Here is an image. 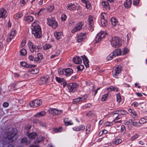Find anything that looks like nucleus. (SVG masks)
I'll use <instances>...</instances> for the list:
<instances>
[{
  "instance_id": "nucleus-1",
  "label": "nucleus",
  "mask_w": 147,
  "mask_h": 147,
  "mask_svg": "<svg viewBox=\"0 0 147 147\" xmlns=\"http://www.w3.org/2000/svg\"><path fill=\"white\" fill-rule=\"evenodd\" d=\"M39 22L37 21H35L32 26V32L36 38H39L42 36L41 29L39 25Z\"/></svg>"
},
{
  "instance_id": "nucleus-2",
  "label": "nucleus",
  "mask_w": 147,
  "mask_h": 147,
  "mask_svg": "<svg viewBox=\"0 0 147 147\" xmlns=\"http://www.w3.org/2000/svg\"><path fill=\"white\" fill-rule=\"evenodd\" d=\"M111 42L112 47L115 48L121 46L123 43V40L121 38L117 37L112 38Z\"/></svg>"
},
{
  "instance_id": "nucleus-3",
  "label": "nucleus",
  "mask_w": 147,
  "mask_h": 147,
  "mask_svg": "<svg viewBox=\"0 0 147 147\" xmlns=\"http://www.w3.org/2000/svg\"><path fill=\"white\" fill-rule=\"evenodd\" d=\"M47 24L49 26L52 27L53 29H55L57 27L58 24L55 18L51 17L47 19Z\"/></svg>"
},
{
  "instance_id": "nucleus-4",
  "label": "nucleus",
  "mask_w": 147,
  "mask_h": 147,
  "mask_svg": "<svg viewBox=\"0 0 147 147\" xmlns=\"http://www.w3.org/2000/svg\"><path fill=\"white\" fill-rule=\"evenodd\" d=\"M15 129H12L11 131H9L7 132L6 134L7 139L10 141V142L13 141L15 139V136L16 134V131H15Z\"/></svg>"
},
{
  "instance_id": "nucleus-5",
  "label": "nucleus",
  "mask_w": 147,
  "mask_h": 147,
  "mask_svg": "<svg viewBox=\"0 0 147 147\" xmlns=\"http://www.w3.org/2000/svg\"><path fill=\"white\" fill-rule=\"evenodd\" d=\"M28 46L30 51L32 53L34 52H38L39 51L40 47L39 46H36L30 41L28 42Z\"/></svg>"
},
{
  "instance_id": "nucleus-6",
  "label": "nucleus",
  "mask_w": 147,
  "mask_h": 147,
  "mask_svg": "<svg viewBox=\"0 0 147 147\" xmlns=\"http://www.w3.org/2000/svg\"><path fill=\"white\" fill-rule=\"evenodd\" d=\"M121 66L119 65L115 67L113 71V75L114 77L116 78L117 76L121 72Z\"/></svg>"
},
{
  "instance_id": "nucleus-7",
  "label": "nucleus",
  "mask_w": 147,
  "mask_h": 147,
  "mask_svg": "<svg viewBox=\"0 0 147 147\" xmlns=\"http://www.w3.org/2000/svg\"><path fill=\"white\" fill-rule=\"evenodd\" d=\"M107 34L105 32H100L97 35L96 39V41L97 42L100 41L102 38L106 37Z\"/></svg>"
},
{
  "instance_id": "nucleus-8",
  "label": "nucleus",
  "mask_w": 147,
  "mask_h": 147,
  "mask_svg": "<svg viewBox=\"0 0 147 147\" xmlns=\"http://www.w3.org/2000/svg\"><path fill=\"white\" fill-rule=\"evenodd\" d=\"M84 23L82 22L78 23L75 27L74 28L71 30L72 33H74L75 32L80 30L82 29V27L84 25Z\"/></svg>"
},
{
  "instance_id": "nucleus-9",
  "label": "nucleus",
  "mask_w": 147,
  "mask_h": 147,
  "mask_svg": "<svg viewBox=\"0 0 147 147\" xmlns=\"http://www.w3.org/2000/svg\"><path fill=\"white\" fill-rule=\"evenodd\" d=\"M42 101L40 99L35 100L31 102L30 103V105L31 107H36L42 104Z\"/></svg>"
},
{
  "instance_id": "nucleus-10",
  "label": "nucleus",
  "mask_w": 147,
  "mask_h": 147,
  "mask_svg": "<svg viewBox=\"0 0 147 147\" xmlns=\"http://www.w3.org/2000/svg\"><path fill=\"white\" fill-rule=\"evenodd\" d=\"M16 29H12L7 38V41L8 42H10L13 39V37L16 36Z\"/></svg>"
},
{
  "instance_id": "nucleus-11",
  "label": "nucleus",
  "mask_w": 147,
  "mask_h": 147,
  "mask_svg": "<svg viewBox=\"0 0 147 147\" xmlns=\"http://www.w3.org/2000/svg\"><path fill=\"white\" fill-rule=\"evenodd\" d=\"M78 5L77 3H69L67 5L66 9L68 10H74L76 9Z\"/></svg>"
},
{
  "instance_id": "nucleus-12",
  "label": "nucleus",
  "mask_w": 147,
  "mask_h": 147,
  "mask_svg": "<svg viewBox=\"0 0 147 147\" xmlns=\"http://www.w3.org/2000/svg\"><path fill=\"white\" fill-rule=\"evenodd\" d=\"M95 18L92 16H89L88 19V22L89 23L90 28L89 29L91 31L93 30V25H94V21Z\"/></svg>"
},
{
  "instance_id": "nucleus-13",
  "label": "nucleus",
  "mask_w": 147,
  "mask_h": 147,
  "mask_svg": "<svg viewBox=\"0 0 147 147\" xmlns=\"http://www.w3.org/2000/svg\"><path fill=\"white\" fill-rule=\"evenodd\" d=\"M127 114V112L124 110H118L114 112H113L111 113V115L112 116H114L115 115H125Z\"/></svg>"
},
{
  "instance_id": "nucleus-14",
  "label": "nucleus",
  "mask_w": 147,
  "mask_h": 147,
  "mask_svg": "<svg viewBox=\"0 0 147 147\" xmlns=\"http://www.w3.org/2000/svg\"><path fill=\"white\" fill-rule=\"evenodd\" d=\"M78 86V85L75 83H70L68 86V89L70 92H74Z\"/></svg>"
},
{
  "instance_id": "nucleus-15",
  "label": "nucleus",
  "mask_w": 147,
  "mask_h": 147,
  "mask_svg": "<svg viewBox=\"0 0 147 147\" xmlns=\"http://www.w3.org/2000/svg\"><path fill=\"white\" fill-rule=\"evenodd\" d=\"M49 112L50 114H52L53 115H55L60 114L62 112V111L61 110H58L56 109L51 108L49 110Z\"/></svg>"
},
{
  "instance_id": "nucleus-16",
  "label": "nucleus",
  "mask_w": 147,
  "mask_h": 147,
  "mask_svg": "<svg viewBox=\"0 0 147 147\" xmlns=\"http://www.w3.org/2000/svg\"><path fill=\"white\" fill-rule=\"evenodd\" d=\"M86 38V34L83 33H81L78 35L77 37V41L80 42L84 40Z\"/></svg>"
},
{
  "instance_id": "nucleus-17",
  "label": "nucleus",
  "mask_w": 147,
  "mask_h": 147,
  "mask_svg": "<svg viewBox=\"0 0 147 147\" xmlns=\"http://www.w3.org/2000/svg\"><path fill=\"white\" fill-rule=\"evenodd\" d=\"M49 78V76L47 75L42 77L39 80V83L41 84H45L47 82Z\"/></svg>"
},
{
  "instance_id": "nucleus-18",
  "label": "nucleus",
  "mask_w": 147,
  "mask_h": 147,
  "mask_svg": "<svg viewBox=\"0 0 147 147\" xmlns=\"http://www.w3.org/2000/svg\"><path fill=\"white\" fill-rule=\"evenodd\" d=\"M6 11L3 8L0 9V18H5L7 15Z\"/></svg>"
},
{
  "instance_id": "nucleus-19",
  "label": "nucleus",
  "mask_w": 147,
  "mask_h": 147,
  "mask_svg": "<svg viewBox=\"0 0 147 147\" xmlns=\"http://www.w3.org/2000/svg\"><path fill=\"white\" fill-rule=\"evenodd\" d=\"M64 75L67 76L71 75L73 72V70L70 68L64 69Z\"/></svg>"
},
{
  "instance_id": "nucleus-20",
  "label": "nucleus",
  "mask_w": 147,
  "mask_h": 147,
  "mask_svg": "<svg viewBox=\"0 0 147 147\" xmlns=\"http://www.w3.org/2000/svg\"><path fill=\"white\" fill-rule=\"evenodd\" d=\"M34 20V17L31 16H25L24 18V20L28 23L32 22Z\"/></svg>"
},
{
  "instance_id": "nucleus-21",
  "label": "nucleus",
  "mask_w": 147,
  "mask_h": 147,
  "mask_svg": "<svg viewBox=\"0 0 147 147\" xmlns=\"http://www.w3.org/2000/svg\"><path fill=\"white\" fill-rule=\"evenodd\" d=\"M87 98V96L86 95L82 97L75 98L73 100V101L74 102H78L85 100Z\"/></svg>"
},
{
  "instance_id": "nucleus-22",
  "label": "nucleus",
  "mask_w": 147,
  "mask_h": 147,
  "mask_svg": "<svg viewBox=\"0 0 147 147\" xmlns=\"http://www.w3.org/2000/svg\"><path fill=\"white\" fill-rule=\"evenodd\" d=\"M20 64L22 66L26 68H30L32 67H36V66L35 65H29L26 62L24 61L21 62Z\"/></svg>"
},
{
  "instance_id": "nucleus-23",
  "label": "nucleus",
  "mask_w": 147,
  "mask_h": 147,
  "mask_svg": "<svg viewBox=\"0 0 147 147\" xmlns=\"http://www.w3.org/2000/svg\"><path fill=\"white\" fill-rule=\"evenodd\" d=\"M85 129V126L83 125H81L78 126L74 127L73 128V130L75 131H79L83 130Z\"/></svg>"
},
{
  "instance_id": "nucleus-24",
  "label": "nucleus",
  "mask_w": 147,
  "mask_h": 147,
  "mask_svg": "<svg viewBox=\"0 0 147 147\" xmlns=\"http://www.w3.org/2000/svg\"><path fill=\"white\" fill-rule=\"evenodd\" d=\"M128 112L130 113V115L133 118H138L137 113L134 110L129 108L128 110Z\"/></svg>"
},
{
  "instance_id": "nucleus-25",
  "label": "nucleus",
  "mask_w": 147,
  "mask_h": 147,
  "mask_svg": "<svg viewBox=\"0 0 147 147\" xmlns=\"http://www.w3.org/2000/svg\"><path fill=\"white\" fill-rule=\"evenodd\" d=\"M102 4L103 7L106 10H109L110 7L109 3L106 1H104L102 3Z\"/></svg>"
},
{
  "instance_id": "nucleus-26",
  "label": "nucleus",
  "mask_w": 147,
  "mask_h": 147,
  "mask_svg": "<svg viewBox=\"0 0 147 147\" xmlns=\"http://www.w3.org/2000/svg\"><path fill=\"white\" fill-rule=\"evenodd\" d=\"M114 55L115 57L122 55V51L120 49H117L113 52Z\"/></svg>"
},
{
  "instance_id": "nucleus-27",
  "label": "nucleus",
  "mask_w": 147,
  "mask_h": 147,
  "mask_svg": "<svg viewBox=\"0 0 147 147\" xmlns=\"http://www.w3.org/2000/svg\"><path fill=\"white\" fill-rule=\"evenodd\" d=\"M82 58L83 63L85 65L86 68L88 67H89L88 62L89 61L85 56H81Z\"/></svg>"
},
{
  "instance_id": "nucleus-28",
  "label": "nucleus",
  "mask_w": 147,
  "mask_h": 147,
  "mask_svg": "<svg viewBox=\"0 0 147 147\" xmlns=\"http://www.w3.org/2000/svg\"><path fill=\"white\" fill-rule=\"evenodd\" d=\"M73 62L76 64H80L82 63L81 59L78 57H76L73 59Z\"/></svg>"
},
{
  "instance_id": "nucleus-29",
  "label": "nucleus",
  "mask_w": 147,
  "mask_h": 147,
  "mask_svg": "<svg viewBox=\"0 0 147 147\" xmlns=\"http://www.w3.org/2000/svg\"><path fill=\"white\" fill-rule=\"evenodd\" d=\"M54 35L57 39L59 40L62 38L63 35L62 33L56 31L55 32Z\"/></svg>"
},
{
  "instance_id": "nucleus-30",
  "label": "nucleus",
  "mask_w": 147,
  "mask_h": 147,
  "mask_svg": "<svg viewBox=\"0 0 147 147\" xmlns=\"http://www.w3.org/2000/svg\"><path fill=\"white\" fill-rule=\"evenodd\" d=\"M132 0H127L124 3V6L127 8H130L131 5Z\"/></svg>"
},
{
  "instance_id": "nucleus-31",
  "label": "nucleus",
  "mask_w": 147,
  "mask_h": 147,
  "mask_svg": "<svg viewBox=\"0 0 147 147\" xmlns=\"http://www.w3.org/2000/svg\"><path fill=\"white\" fill-rule=\"evenodd\" d=\"M43 58V56L41 53H38L37 54V57L35 58L34 61L36 62H38V61L42 59Z\"/></svg>"
},
{
  "instance_id": "nucleus-32",
  "label": "nucleus",
  "mask_w": 147,
  "mask_h": 147,
  "mask_svg": "<svg viewBox=\"0 0 147 147\" xmlns=\"http://www.w3.org/2000/svg\"><path fill=\"white\" fill-rule=\"evenodd\" d=\"M129 122L133 125L138 127H140L139 122H137L132 119H129Z\"/></svg>"
},
{
  "instance_id": "nucleus-33",
  "label": "nucleus",
  "mask_w": 147,
  "mask_h": 147,
  "mask_svg": "<svg viewBox=\"0 0 147 147\" xmlns=\"http://www.w3.org/2000/svg\"><path fill=\"white\" fill-rule=\"evenodd\" d=\"M122 140L121 138H116L115 140L112 142V143L113 144L118 145L122 143Z\"/></svg>"
},
{
  "instance_id": "nucleus-34",
  "label": "nucleus",
  "mask_w": 147,
  "mask_h": 147,
  "mask_svg": "<svg viewBox=\"0 0 147 147\" xmlns=\"http://www.w3.org/2000/svg\"><path fill=\"white\" fill-rule=\"evenodd\" d=\"M107 90L109 92L112 91L117 92L118 90V88L115 86H112L107 88Z\"/></svg>"
},
{
  "instance_id": "nucleus-35",
  "label": "nucleus",
  "mask_w": 147,
  "mask_h": 147,
  "mask_svg": "<svg viewBox=\"0 0 147 147\" xmlns=\"http://www.w3.org/2000/svg\"><path fill=\"white\" fill-rule=\"evenodd\" d=\"M45 9H41L38 12L35 13V15L38 17H40L42 16V14H43L45 12Z\"/></svg>"
},
{
  "instance_id": "nucleus-36",
  "label": "nucleus",
  "mask_w": 147,
  "mask_h": 147,
  "mask_svg": "<svg viewBox=\"0 0 147 147\" xmlns=\"http://www.w3.org/2000/svg\"><path fill=\"white\" fill-rule=\"evenodd\" d=\"M45 114L46 113L44 111H42L37 113L34 116L35 117L38 118L45 115Z\"/></svg>"
},
{
  "instance_id": "nucleus-37",
  "label": "nucleus",
  "mask_w": 147,
  "mask_h": 147,
  "mask_svg": "<svg viewBox=\"0 0 147 147\" xmlns=\"http://www.w3.org/2000/svg\"><path fill=\"white\" fill-rule=\"evenodd\" d=\"M139 123L144 124L147 122V117L145 116L141 118L139 120Z\"/></svg>"
},
{
  "instance_id": "nucleus-38",
  "label": "nucleus",
  "mask_w": 147,
  "mask_h": 147,
  "mask_svg": "<svg viewBox=\"0 0 147 147\" xmlns=\"http://www.w3.org/2000/svg\"><path fill=\"white\" fill-rule=\"evenodd\" d=\"M64 121L65 125L66 126L72 125L73 124L71 121H68L67 118L65 119Z\"/></svg>"
},
{
  "instance_id": "nucleus-39",
  "label": "nucleus",
  "mask_w": 147,
  "mask_h": 147,
  "mask_svg": "<svg viewBox=\"0 0 147 147\" xmlns=\"http://www.w3.org/2000/svg\"><path fill=\"white\" fill-rule=\"evenodd\" d=\"M129 52V49L127 48H124L122 51V55H125Z\"/></svg>"
},
{
  "instance_id": "nucleus-40",
  "label": "nucleus",
  "mask_w": 147,
  "mask_h": 147,
  "mask_svg": "<svg viewBox=\"0 0 147 147\" xmlns=\"http://www.w3.org/2000/svg\"><path fill=\"white\" fill-rule=\"evenodd\" d=\"M55 79L57 82L59 83H61L64 82L65 80L64 78H61L57 77H55Z\"/></svg>"
},
{
  "instance_id": "nucleus-41",
  "label": "nucleus",
  "mask_w": 147,
  "mask_h": 147,
  "mask_svg": "<svg viewBox=\"0 0 147 147\" xmlns=\"http://www.w3.org/2000/svg\"><path fill=\"white\" fill-rule=\"evenodd\" d=\"M28 136L29 138L34 139L36 137V135L35 133L33 132L29 134Z\"/></svg>"
},
{
  "instance_id": "nucleus-42",
  "label": "nucleus",
  "mask_w": 147,
  "mask_h": 147,
  "mask_svg": "<svg viewBox=\"0 0 147 147\" xmlns=\"http://www.w3.org/2000/svg\"><path fill=\"white\" fill-rule=\"evenodd\" d=\"M139 136V135L138 134H136L131 137L130 140L131 141H133L137 138Z\"/></svg>"
},
{
  "instance_id": "nucleus-43",
  "label": "nucleus",
  "mask_w": 147,
  "mask_h": 147,
  "mask_svg": "<svg viewBox=\"0 0 147 147\" xmlns=\"http://www.w3.org/2000/svg\"><path fill=\"white\" fill-rule=\"evenodd\" d=\"M109 96V94L108 93L105 94L103 95L101 98V100L102 101H104L106 100Z\"/></svg>"
},
{
  "instance_id": "nucleus-44",
  "label": "nucleus",
  "mask_w": 147,
  "mask_h": 147,
  "mask_svg": "<svg viewBox=\"0 0 147 147\" xmlns=\"http://www.w3.org/2000/svg\"><path fill=\"white\" fill-rule=\"evenodd\" d=\"M52 46L49 44H46L43 46V49L45 50H47L52 47Z\"/></svg>"
},
{
  "instance_id": "nucleus-45",
  "label": "nucleus",
  "mask_w": 147,
  "mask_h": 147,
  "mask_svg": "<svg viewBox=\"0 0 147 147\" xmlns=\"http://www.w3.org/2000/svg\"><path fill=\"white\" fill-rule=\"evenodd\" d=\"M23 16V14L22 13L20 12L19 13L14 16V18L16 19H18L21 17Z\"/></svg>"
},
{
  "instance_id": "nucleus-46",
  "label": "nucleus",
  "mask_w": 147,
  "mask_h": 147,
  "mask_svg": "<svg viewBox=\"0 0 147 147\" xmlns=\"http://www.w3.org/2000/svg\"><path fill=\"white\" fill-rule=\"evenodd\" d=\"M111 21L112 25L113 26L116 25L117 24V21L116 19L114 18H112L111 19Z\"/></svg>"
},
{
  "instance_id": "nucleus-47",
  "label": "nucleus",
  "mask_w": 147,
  "mask_h": 147,
  "mask_svg": "<svg viewBox=\"0 0 147 147\" xmlns=\"http://www.w3.org/2000/svg\"><path fill=\"white\" fill-rule=\"evenodd\" d=\"M58 74L60 75H64V69L59 68L58 69Z\"/></svg>"
},
{
  "instance_id": "nucleus-48",
  "label": "nucleus",
  "mask_w": 147,
  "mask_h": 147,
  "mask_svg": "<svg viewBox=\"0 0 147 147\" xmlns=\"http://www.w3.org/2000/svg\"><path fill=\"white\" fill-rule=\"evenodd\" d=\"M63 130L62 128L61 127L59 128H56L53 129V131L55 132H61Z\"/></svg>"
},
{
  "instance_id": "nucleus-49",
  "label": "nucleus",
  "mask_w": 147,
  "mask_h": 147,
  "mask_svg": "<svg viewBox=\"0 0 147 147\" xmlns=\"http://www.w3.org/2000/svg\"><path fill=\"white\" fill-rule=\"evenodd\" d=\"M114 57H115L113 53L112 52L107 57V59L109 60H111Z\"/></svg>"
},
{
  "instance_id": "nucleus-50",
  "label": "nucleus",
  "mask_w": 147,
  "mask_h": 147,
  "mask_svg": "<svg viewBox=\"0 0 147 147\" xmlns=\"http://www.w3.org/2000/svg\"><path fill=\"white\" fill-rule=\"evenodd\" d=\"M117 101L118 103H120L121 101V98L120 93H118L116 95Z\"/></svg>"
},
{
  "instance_id": "nucleus-51",
  "label": "nucleus",
  "mask_w": 147,
  "mask_h": 147,
  "mask_svg": "<svg viewBox=\"0 0 147 147\" xmlns=\"http://www.w3.org/2000/svg\"><path fill=\"white\" fill-rule=\"evenodd\" d=\"M20 53L22 55H25L27 54L26 51L25 49H23L20 51Z\"/></svg>"
},
{
  "instance_id": "nucleus-52",
  "label": "nucleus",
  "mask_w": 147,
  "mask_h": 147,
  "mask_svg": "<svg viewBox=\"0 0 147 147\" xmlns=\"http://www.w3.org/2000/svg\"><path fill=\"white\" fill-rule=\"evenodd\" d=\"M54 9V6L53 5H50L47 8V11L51 12Z\"/></svg>"
},
{
  "instance_id": "nucleus-53",
  "label": "nucleus",
  "mask_w": 147,
  "mask_h": 147,
  "mask_svg": "<svg viewBox=\"0 0 147 147\" xmlns=\"http://www.w3.org/2000/svg\"><path fill=\"white\" fill-rule=\"evenodd\" d=\"M101 24L102 26H105L107 24V22L105 20L102 19L101 20Z\"/></svg>"
},
{
  "instance_id": "nucleus-54",
  "label": "nucleus",
  "mask_w": 147,
  "mask_h": 147,
  "mask_svg": "<svg viewBox=\"0 0 147 147\" xmlns=\"http://www.w3.org/2000/svg\"><path fill=\"white\" fill-rule=\"evenodd\" d=\"M39 72V69L36 68L32 69L31 71V73L33 74H36L38 73Z\"/></svg>"
},
{
  "instance_id": "nucleus-55",
  "label": "nucleus",
  "mask_w": 147,
  "mask_h": 147,
  "mask_svg": "<svg viewBox=\"0 0 147 147\" xmlns=\"http://www.w3.org/2000/svg\"><path fill=\"white\" fill-rule=\"evenodd\" d=\"M84 65H80L77 67V69L78 71H82L84 69Z\"/></svg>"
},
{
  "instance_id": "nucleus-56",
  "label": "nucleus",
  "mask_w": 147,
  "mask_h": 147,
  "mask_svg": "<svg viewBox=\"0 0 147 147\" xmlns=\"http://www.w3.org/2000/svg\"><path fill=\"white\" fill-rule=\"evenodd\" d=\"M22 82H17V83L15 85V86L16 88H20V87L22 86L23 85V84H21Z\"/></svg>"
},
{
  "instance_id": "nucleus-57",
  "label": "nucleus",
  "mask_w": 147,
  "mask_h": 147,
  "mask_svg": "<svg viewBox=\"0 0 147 147\" xmlns=\"http://www.w3.org/2000/svg\"><path fill=\"white\" fill-rule=\"evenodd\" d=\"M30 0H21L20 1L21 5L22 6H24Z\"/></svg>"
},
{
  "instance_id": "nucleus-58",
  "label": "nucleus",
  "mask_w": 147,
  "mask_h": 147,
  "mask_svg": "<svg viewBox=\"0 0 147 147\" xmlns=\"http://www.w3.org/2000/svg\"><path fill=\"white\" fill-rule=\"evenodd\" d=\"M67 18V16L65 14H62L61 17V20L63 21H65Z\"/></svg>"
},
{
  "instance_id": "nucleus-59",
  "label": "nucleus",
  "mask_w": 147,
  "mask_h": 147,
  "mask_svg": "<svg viewBox=\"0 0 147 147\" xmlns=\"http://www.w3.org/2000/svg\"><path fill=\"white\" fill-rule=\"evenodd\" d=\"M86 4V6L87 9H89L91 6L90 3L88 1V0L86 1V2H85Z\"/></svg>"
},
{
  "instance_id": "nucleus-60",
  "label": "nucleus",
  "mask_w": 147,
  "mask_h": 147,
  "mask_svg": "<svg viewBox=\"0 0 147 147\" xmlns=\"http://www.w3.org/2000/svg\"><path fill=\"white\" fill-rule=\"evenodd\" d=\"M106 17V14L105 13H102L101 15V20H102V19H104V20H105Z\"/></svg>"
},
{
  "instance_id": "nucleus-61",
  "label": "nucleus",
  "mask_w": 147,
  "mask_h": 147,
  "mask_svg": "<svg viewBox=\"0 0 147 147\" xmlns=\"http://www.w3.org/2000/svg\"><path fill=\"white\" fill-rule=\"evenodd\" d=\"M140 0H134L133 4L134 5H137L139 3Z\"/></svg>"
},
{
  "instance_id": "nucleus-62",
  "label": "nucleus",
  "mask_w": 147,
  "mask_h": 147,
  "mask_svg": "<svg viewBox=\"0 0 147 147\" xmlns=\"http://www.w3.org/2000/svg\"><path fill=\"white\" fill-rule=\"evenodd\" d=\"M113 124L111 122H107L105 123V125L106 126H112L113 125Z\"/></svg>"
},
{
  "instance_id": "nucleus-63",
  "label": "nucleus",
  "mask_w": 147,
  "mask_h": 147,
  "mask_svg": "<svg viewBox=\"0 0 147 147\" xmlns=\"http://www.w3.org/2000/svg\"><path fill=\"white\" fill-rule=\"evenodd\" d=\"M26 43V42L25 40H23L21 43V47L22 48L25 45Z\"/></svg>"
},
{
  "instance_id": "nucleus-64",
  "label": "nucleus",
  "mask_w": 147,
  "mask_h": 147,
  "mask_svg": "<svg viewBox=\"0 0 147 147\" xmlns=\"http://www.w3.org/2000/svg\"><path fill=\"white\" fill-rule=\"evenodd\" d=\"M13 75L14 77L16 78H18L21 77L20 75L17 73H14Z\"/></svg>"
}]
</instances>
